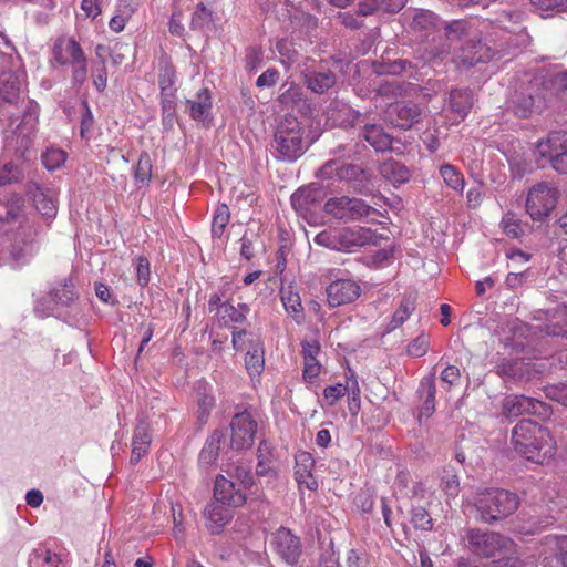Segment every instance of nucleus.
<instances>
[{"instance_id": "f257e3e1", "label": "nucleus", "mask_w": 567, "mask_h": 567, "mask_svg": "<svg viewBox=\"0 0 567 567\" xmlns=\"http://www.w3.org/2000/svg\"><path fill=\"white\" fill-rule=\"evenodd\" d=\"M405 23L413 35L422 42L423 60L427 63L442 61L451 51L466 68L477 63H486L506 47L526 48L530 37L522 25L524 13L515 9H504L497 13L495 29L509 34L496 41L492 35L482 43L480 33L470 22L454 20L444 23L430 10L406 11L403 14Z\"/></svg>"}, {"instance_id": "f03ea898", "label": "nucleus", "mask_w": 567, "mask_h": 567, "mask_svg": "<svg viewBox=\"0 0 567 567\" xmlns=\"http://www.w3.org/2000/svg\"><path fill=\"white\" fill-rule=\"evenodd\" d=\"M512 443L517 454L536 464L548 462L556 453L549 430L530 420H522L514 426Z\"/></svg>"}, {"instance_id": "7ed1b4c3", "label": "nucleus", "mask_w": 567, "mask_h": 567, "mask_svg": "<svg viewBox=\"0 0 567 567\" xmlns=\"http://www.w3.org/2000/svg\"><path fill=\"white\" fill-rule=\"evenodd\" d=\"M517 494L503 488H485L477 492L473 499L476 520L492 525L514 514L519 506Z\"/></svg>"}, {"instance_id": "20e7f679", "label": "nucleus", "mask_w": 567, "mask_h": 567, "mask_svg": "<svg viewBox=\"0 0 567 567\" xmlns=\"http://www.w3.org/2000/svg\"><path fill=\"white\" fill-rule=\"evenodd\" d=\"M382 239V235L369 227L346 226L320 231L315 243L331 250L354 252L365 246H378Z\"/></svg>"}, {"instance_id": "39448f33", "label": "nucleus", "mask_w": 567, "mask_h": 567, "mask_svg": "<svg viewBox=\"0 0 567 567\" xmlns=\"http://www.w3.org/2000/svg\"><path fill=\"white\" fill-rule=\"evenodd\" d=\"M272 148L277 158L285 162H295L307 150L303 141V130L296 117H285L278 125Z\"/></svg>"}, {"instance_id": "423d86ee", "label": "nucleus", "mask_w": 567, "mask_h": 567, "mask_svg": "<svg viewBox=\"0 0 567 567\" xmlns=\"http://www.w3.org/2000/svg\"><path fill=\"white\" fill-rule=\"evenodd\" d=\"M318 177L323 179L336 178L339 182L351 184L355 190H361L370 181V173L360 165L342 163L339 159L327 161L318 171Z\"/></svg>"}, {"instance_id": "0eeeda50", "label": "nucleus", "mask_w": 567, "mask_h": 567, "mask_svg": "<svg viewBox=\"0 0 567 567\" xmlns=\"http://www.w3.org/2000/svg\"><path fill=\"white\" fill-rule=\"evenodd\" d=\"M558 190L550 183L534 185L526 198V212L535 221H544L557 205Z\"/></svg>"}, {"instance_id": "6e6552de", "label": "nucleus", "mask_w": 567, "mask_h": 567, "mask_svg": "<svg viewBox=\"0 0 567 567\" xmlns=\"http://www.w3.org/2000/svg\"><path fill=\"white\" fill-rule=\"evenodd\" d=\"M324 212L336 219L355 221L374 213L375 209L362 198L339 196L329 198L323 206Z\"/></svg>"}, {"instance_id": "1a4fd4ad", "label": "nucleus", "mask_w": 567, "mask_h": 567, "mask_svg": "<svg viewBox=\"0 0 567 567\" xmlns=\"http://www.w3.org/2000/svg\"><path fill=\"white\" fill-rule=\"evenodd\" d=\"M0 95L3 103L0 105V122H8L11 127L20 117L17 103L20 99L22 75L18 73L4 74Z\"/></svg>"}, {"instance_id": "9d476101", "label": "nucleus", "mask_w": 567, "mask_h": 567, "mask_svg": "<svg viewBox=\"0 0 567 567\" xmlns=\"http://www.w3.org/2000/svg\"><path fill=\"white\" fill-rule=\"evenodd\" d=\"M551 413V408L547 403L523 394L508 395L503 401V414L506 417L530 414L540 419H548Z\"/></svg>"}, {"instance_id": "9b49d317", "label": "nucleus", "mask_w": 567, "mask_h": 567, "mask_svg": "<svg viewBox=\"0 0 567 567\" xmlns=\"http://www.w3.org/2000/svg\"><path fill=\"white\" fill-rule=\"evenodd\" d=\"M467 540L472 551L483 557H492L511 544V540L499 533L478 528L468 530Z\"/></svg>"}, {"instance_id": "f8f14e48", "label": "nucleus", "mask_w": 567, "mask_h": 567, "mask_svg": "<svg viewBox=\"0 0 567 567\" xmlns=\"http://www.w3.org/2000/svg\"><path fill=\"white\" fill-rule=\"evenodd\" d=\"M537 153L547 158L555 171L567 174V133H551L537 144Z\"/></svg>"}, {"instance_id": "ddd939ff", "label": "nucleus", "mask_w": 567, "mask_h": 567, "mask_svg": "<svg viewBox=\"0 0 567 567\" xmlns=\"http://www.w3.org/2000/svg\"><path fill=\"white\" fill-rule=\"evenodd\" d=\"M230 431L231 449L237 451L250 449L257 432V421L246 410L238 412L233 416Z\"/></svg>"}, {"instance_id": "4468645a", "label": "nucleus", "mask_w": 567, "mask_h": 567, "mask_svg": "<svg viewBox=\"0 0 567 567\" xmlns=\"http://www.w3.org/2000/svg\"><path fill=\"white\" fill-rule=\"evenodd\" d=\"M302 74L307 87L316 94L328 92L337 83L336 73L326 64L307 65Z\"/></svg>"}, {"instance_id": "2eb2a0df", "label": "nucleus", "mask_w": 567, "mask_h": 567, "mask_svg": "<svg viewBox=\"0 0 567 567\" xmlns=\"http://www.w3.org/2000/svg\"><path fill=\"white\" fill-rule=\"evenodd\" d=\"M272 546L288 565L293 566L298 563L301 554L300 540L288 528L280 527L274 534Z\"/></svg>"}, {"instance_id": "dca6fc26", "label": "nucleus", "mask_w": 567, "mask_h": 567, "mask_svg": "<svg viewBox=\"0 0 567 567\" xmlns=\"http://www.w3.org/2000/svg\"><path fill=\"white\" fill-rule=\"evenodd\" d=\"M361 292L352 279H336L327 287V300L331 308L353 302Z\"/></svg>"}, {"instance_id": "f3484780", "label": "nucleus", "mask_w": 567, "mask_h": 567, "mask_svg": "<svg viewBox=\"0 0 567 567\" xmlns=\"http://www.w3.org/2000/svg\"><path fill=\"white\" fill-rule=\"evenodd\" d=\"M386 116L392 125L409 130L421 120V109L412 102H395L389 106Z\"/></svg>"}, {"instance_id": "a211bd4d", "label": "nucleus", "mask_w": 567, "mask_h": 567, "mask_svg": "<svg viewBox=\"0 0 567 567\" xmlns=\"http://www.w3.org/2000/svg\"><path fill=\"white\" fill-rule=\"evenodd\" d=\"M52 55L60 65H72L85 58L80 43L71 37L58 38L52 48Z\"/></svg>"}, {"instance_id": "6ab92c4d", "label": "nucleus", "mask_w": 567, "mask_h": 567, "mask_svg": "<svg viewBox=\"0 0 567 567\" xmlns=\"http://www.w3.org/2000/svg\"><path fill=\"white\" fill-rule=\"evenodd\" d=\"M322 189L315 185L301 187L291 195V205L301 216L312 214L322 200Z\"/></svg>"}, {"instance_id": "aec40b11", "label": "nucleus", "mask_w": 567, "mask_h": 567, "mask_svg": "<svg viewBox=\"0 0 567 567\" xmlns=\"http://www.w3.org/2000/svg\"><path fill=\"white\" fill-rule=\"evenodd\" d=\"M214 498L228 506H241L246 502V495L233 480L218 475L215 480Z\"/></svg>"}, {"instance_id": "412c9836", "label": "nucleus", "mask_w": 567, "mask_h": 567, "mask_svg": "<svg viewBox=\"0 0 567 567\" xmlns=\"http://www.w3.org/2000/svg\"><path fill=\"white\" fill-rule=\"evenodd\" d=\"M545 105V96L539 92L538 85L533 84L526 93H520L514 101V112L517 116L526 118L534 112L540 111Z\"/></svg>"}, {"instance_id": "4be33fe9", "label": "nucleus", "mask_w": 567, "mask_h": 567, "mask_svg": "<svg viewBox=\"0 0 567 567\" xmlns=\"http://www.w3.org/2000/svg\"><path fill=\"white\" fill-rule=\"evenodd\" d=\"M295 461V478L299 488L305 487L309 491H316L318 488V482L312 475V468L315 466L312 455L309 452L301 451L296 455Z\"/></svg>"}, {"instance_id": "5701e85b", "label": "nucleus", "mask_w": 567, "mask_h": 567, "mask_svg": "<svg viewBox=\"0 0 567 567\" xmlns=\"http://www.w3.org/2000/svg\"><path fill=\"white\" fill-rule=\"evenodd\" d=\"M360 136L369 143L375 152L394 151L395 140L384 131L380 124H365L360 132Z\"/></svg>"}, {"instance_id": "b1692460", "label": "nucleus", "mask_w": 567, "mask_h": 567, "mask_svg": "<svg viewBox=\"0 0 567 567\" xmlns=\"http://www.w3.org/2000/svg\"><path fill=\"white\" fill-rule=\"evenodd\" d=\"M327 122L333 126L348 127L354 126L360 113L353 110L347 103L333 101L326 111Z\"/></svg>"}, {"instance_id": "393cba45", "label": "nucleus", "mask_w": 567, "mask_h": 567, "mask_svg": "<svg viewBox=\"0 0 567 567\" xmlns=\"http://www.w3.org/2000/svg\"><path fill=\"white\" fill-rule=\"evenodd\" d=\"M250 309L246 303H238L235 307L229 301H224L219 308L216 309V317L219 323L227 328L238 327L247 321V315Z\"/></svg>"}, {"instance_id": "a878e982", "label": "nucleus", "mask_w": 567, "mask_h": 567, "mask_svg": "<svg viewBox=\"0 0 567 567\" xmlns=\"http://www.w3.org/2000/svg\"><path fill=\"white\" fill-rule=\"evenodd\" d=\"M204 516L212 534H219L233 517L230 508L217 501L206 506Z\"/></svg>"}, {"instance_id": "bb28decb", "label": "nucleus", "mask_w": 567, "mask_h": 567, "mask_svg": "<svg viewBox=\"0 0 567 567\" xmlns=\"http://www.w3.org/2000/svg\"><path fill=\"white\" fill-rule=\"evenodd\" d=\"M151 442L150 425L145 421L140 420L132 437L131 464H137L148 453Z\"/></svg>"}, {"instance_id": "cd10ccee", "label": "nucleus", "mask_w": 567, "mask_h": 567, "mask_svg": "<svg viewBox=\"0 0 567 567\" xmlns=\"http://www.w3.org/2000/svg\"><path fill=\"white\" fill-rule=\"evenodd\" d=\"M474 103L472 91L467 89H455L450 93L449 104L455 115V121L464 120Z\"/></svg>"}, {"instance_id": "c85d7f7f", "label": "nucleus", "mask_w": 567, "mask_h": 567, "mask_svg": "<svg viewBox=\"0 0 567 567\" xmlns=\"http://www.w3.org/2000/svg\"><path fill=\"white\" fill-rule=\"evenodd\" d=\"M417 393L423 399V403L420 409V417L427 419L435 411L436 386L434 373H431L422 379Z\"/></svg>"}, {"instance_id": "c756f323", "label": "nucleus", "mask_w": 567, "mask_h": 567, "mask_svg": "<svg viewBox=\"0 0 567 567\" xmlns=\"http://www.w3.org/2000/svg\"><path fill=\"white\" fill-rule=\"evenodd\" d=\"M35 209L48 220L53 219L58 213L55 194L51 189L37 187L33 192Z\"/></svg>"}, {"instance_id": "7c9ffc66", "label": "nucleus", "mask_w": 567, "mask_h": 567, "mask_svg": "<svg viewBox=\"0 0 567 567\" xmlns=\"http://www.w3.org/2000/svg\"><path fill=\"white\" fill-rule=\"evenodd\" d=\"M29 567H68L61 555L45 546H39L32 550L28 560Z\"/></svg>"}, {"instance_id": "2f4dec72", "label": "nucleus", "mask_w": 567, "mask_h": 567, "mask_svg": "<svg viewBox=\"0 0 567 567\" xmlns=\"http://www.w3.org/2000/svg\"><path fill=\"white\" fill-rule=\"evenodd\" d=\"M223 439L224 433L220 430H215L207 437L198 456V463L202 467H210L216 463L219 456L220 444Z\"/></svg>"}, {"instance_id": "473e14b6", "label": "nucleus", "mask_w": 567, "mask_h": 567, "mask_svg": "<svg viewBox=\"0 0 567 567\" xmlns=\"http://www.w3.org/2000/svg\"><path fill=\"white\" fill-rule=\"evenodd\" d=\"M187 103L189 105V116L194 121L204 122L209 117L213 104L208 89L204 87L199 90L195 100H188Z\"/></svg>"}, {"instance_id": "72a5a7b5", "label": "nucleus", "mask_w": 567, "mask_h": 567, "mask_svg": "<svg viewBox=\"0 0 567 567\" xmlns=\"http://www.w3.org/2000/svg\"><path fill=\"white\" fill-rule=\"evenodd\" d=\"M379 172L383 178L392 183L394 186L404 184L411 178L409 168L404 164L394 159L383 162L379 167Z\"/></svg>"}, {"instance_id": "f704fd0d", "label": "nucleus", "mask_w": 567, "mask_h": 567, "mask_svg": "<svg viewBox=\"0 0 567 567\" xmlns=\"http://www.w3.org/2000/svg\"><path fill=\"white\" fill-rule=\"evenodd\" d=\"M281 301L287 313L291 316L298 324L302 323L305 316L299 293L292 289H284L281 290Z\"/></svg>"}, {"instance_id": "c9c22d12", "label": "nucleus", "mask_w": 567, "mask_h": 567, "mask_svg": "<svg viewBox=\"0 0 567 567\" xmlns=\"http://www.w3.org/2000/svg\"><path fill=\"white\" fill-rule=\"evenodd\" d=\"M245 365L250 377L260 375L264 371V349L259 342H251V346L246 353Z\"/></svg>"}, {"instance_id": "e433bc0d", "label": "nucleus", "mask_w": 567, "mask_h": 567, "mask_svg": "<svg viewBox=\"0 0 567 567\" xmlns=\"http://www.w3.org/2000/svg\"><path fill=\"white\" fill-rule=\"evenodd\" d=\"M175 80L176 74L174 66L166 61L161 62L158 74V85L161 89V95H169L171 93L176 92Z\"/></svg>"}, {"instance_id": "4c0bfd02", "label": "nucleus", "mask_w": 567, "mask_h": 567, "mask_svg": "<svg viewBox=\"0 0 567 567\" xmlns=\"http://www.w3.org/2000/svg\"><path fill=\"white\" fill-rule=\"evenodd\" d=\"M414 68L415 65H413L411 61L406 59H396L393 61H383L374 65V71L378 74L400 75Z\"/></svg>"}, {"instance_id": "58836bf2", "label": "nucleus", "mask_w": 567, "mask_h": 567, "mask_svg": "<svg viewBox=\"0 0 567 567\" xmlns=\"http://www.w3.org/2000/svg\"><path fill=\"white\" fill-rule=\"evenodd\" d=\"M230 219V210L226 204L216 206L212 220V235L214 238H220Z\"/></svg>"}, {"instance_id": "ea45409f", "label": "nucleus", "mask_w": 567, "mask_h": 567, "mask_svg": "<svg viewBox=\"0 0 567 567\" xmlns=\"http://www.w3.org/2000/svg\"><path fill=\"white\" fill-rule=\"evenodd\" d=\"M415 309L414 299L410 297H405L401 300L399 308L392 316V319L389 323V330H394L402 326L412 315Z\"/></svg>"}, {"instance_id": "a19ab883", "label": "nucleus", "mask_w": 567, "mask_h": 567, "mask_svg": "<svg viewBox=\"0 0 567 567\" xmlns=\"http://www.w3.org/2000/svg\"><path fill=\"white\" fill-rule=\"evenodd\" d=\"M440 175L446 186L455 190H463L464 177L463 174L453 165L444 164L440 167Z\"/></svg>"}, {"instance_id": "79ce46f5", "label": "nucleus", "mask_w": 567, "mask_h": 567, "mask_svg": "<svg viewBox=\"0 0 567 567\" xmlns=\"http://www.w3.org/2000/svg\"><path fill=\"white\" fill-rule=\"evenodd\" d=\"M54 305L69 306L75 298L74 287L66 281L59 284L50 291Z\"/></svg>"}, {"instance_id": "37998d69", "label": "nucleus", "mask_w": 567, "mask_h": 567, "mask_svg": "<svg viewBox=\"0 0 567 567\" xmlns=\"http://www.w3.org/2000/svg\"><path fill=\"white\" fill-rule=\"evenodd\" d=\"M152 177V161L147 153L141 154L134 168V178L136 183L147 185Z\"/></svg>"}, {"instance_id": "c03bdc74", "label": "nucleus", "mask_w": 567, "mask_h": 567, "mask_svg": "<svg viewBox=\"0 0 567 567\" xmlns=\"http://www.w3.org/2000/svg\"><path fill=\"white\" fill-rule=\"evenodd\" d=\"M212 11L203 2L198 3L192 14L190 28L203 30L212 22Z\"/></svg>"}, {"instance_id": "a18cd8bd", "label": "nucleus", "mask_w": 567, "mask_h": 567, "mask_svg": "<svg viewBox=\"0 0 567 567\" xmlns=\"http://www.w3.org/2000/svg\"><path fill=\"white\" fill-rule=\"evenodd\" d=\"M35 127V120L31 115H24L22 121L16 126L13 133L18 138H21V146L28 147V141L33 134Z\"/></svg>"}, {"instance_id": "49530a36", "label": "nucleus", "mask_w": 567, "mask_h": 567, "mask_svg": "<svg viewBox=\"0 0 567 567\" xmlns=\"http://www.w3.org/2000/svg\"><path fill=\"white\" fill-rule=\"evenodd\" d=\"M441 487L450 498H455L460 492V480L453 470H444V475L441 480Z\"/></svg>"}, {"instance_id": "de8ad7c7", "label": "nucleus", "mask_w": 567, "mask_h": 567, "mask_svg": "<svg viewBox=\"0 0 567 567\" xmlns=\"http://www.w3.org/2000/svg\"><path fill=\"white\" fill-rule=\"evenodd\" d=\"M540 14L567 10V0H529Z\"/></svg>"}, {"instance_id": "09e8293b", "label": "nucleus", "mask_w": 567, "mask_h": 567, "mask_svg": "<svg viewBox=\"0 0 567 567\" xmlns=\"http://www.w3.org/2000/svg\"><path fill=\"white\" fill-rule=\"evenodd\" d=\"M216 400L212 393H203L198 399L197 419L204 425L207 423L208 416L215 406Z\"/></svg>"}, {"instance_id": "8fccbe9b", "label": "nucleus", "mask_w": 567, "mask_h": 567, "mask_svg": "<svg viewBox=\"0 0 567 567\" xmlns=\"http://www.w3.org/2000/svg\"><path fill=\"white\" fill-rule=\"evenodd\" d=\"M545 546L563 559L567 555V535H548L545 538Z\"/></svg>"}, {"instance_id": "3c124183", "label": "nucleus", "mask_w": 567, "mask_h": 567, "mask_svg": "<svg viewBox=\"0 0 567 567\" xmlns=\"http://www.w3.org/2000/svg\"><path fill=\"white\" fill-rule=\"evenodd\" d=\"M430 347V336L422 333L408 344V353L413 358H421L426 354Z\"/></svg>"}, {"instance_id": "603ef678", "label": "nucleus", "mask_w": 567, "mask_h": 567, "mask_svg": "<svg viewBox=\"0 0 567 567\" xmlns=\"http://www.w3.org/2000/svg\"><path fill=\"white\" fill-rule=\"evenodd\" d=\"M66 159V155L62 150L51 148L42 155V163L49 169L53 171L60 167Z\"/></svg>"}, {"instance_id": "864d4df0", "label": "nucleus", "mask_w": 567, "mask_h": 567, "mask_svg": "<svg viewBox=\"0 0 567 567\" xmlns=\"http://www.w3.org/2000/svg\"><path fill=\"white\" fill-rule=\"evenodd\" d=\"M501 224H502L504 233L507 236H509L512 238H518L522 236V234H523L522 225H520L519 220L515 217L514 214L507 213L503 217Z\"/></svg>"}, {"instance_id": "5fc2aeb1", "label": "nucleus", "mask_w": 567, "mask_h": 567, "mask_svg": "<svg viewBox=\"0 0 567 567\" xmlns=\"http://www.w3.org/2000/svg\"><path fill=\"white\" fill-rule=\"evenodd\" d=\"M412 523L415 528L430 530L433 526L432 518L427 511L421 506L412 509Z\"/></svg>"}, {"instance_id": "6e6d98bb", "label": "nucleus", "mask_w": 567, "mask_h": 567, "mask_svg": "<svg viewBox=\"0 0 567 567\" xmlns=\"http://www.w3.org/2000/svg\"><path fill=\"white\" fill-rule=\"evenodd\" d=\"M544 391L546 398L567 406V383L549 384Z\"/></svg>"}, {"instance_id": "4d7b16f0", "label": "nucleus", "mask_w": 567, "mask_h": 567, "mask_svg": "<svg viewBox=\"0 0 567 567\" xmlns=\"http://www.w3.org/2000/svg\"><path fill=\"white\" fill-rule=\"evenodd\" d=\"M560 317L565 319V321H551L546 326V333L554 337H563L567 339V308L561 309Z\"/></svg>"}, {"instance_id": "13d9d810", "label": "nucleus", "mask_w": 567, "mask_h": 567, "mask_svg": "<svg viewBox=\"0 0 567 567\" xmlns=\"http://www.w3.org/2000/svg\"><path fill=\"white\" fill-rule=\"evenodd\" d=\"M135 267H136V277L137 282L141 287H145L150 282L151 278V271H150V261L144 256H138L135 259Z\"/></svg>"}, {"instance_id": "bf43d9fd", "label": "nucleus", "mask_w": 567, "mask_h": 567, "mask_svg": "<svg viewBox=\"0 0 567 567\" xmlns=\"http://www.w3.org/2000/svg\"><path fill=\"white\" fill-rule=\"evenodd\" d=\"M301 347L303 363H320L318 360V355L321 352V348L318 341H303L301 343Z\"/></svg>"}, {"instance_id": "052dcab7", "label": "nucleus", "mask_w": 567, "mask_h": 567, "mask_svg": "<svg viewBox=\"0 0 567 567\" xmlns=\"http://www.w3.org/2000/svg\"><path fill=\"white\" fill-rule=\"evenodd\" d=\"M72 66V76L71 82L75 87H80L87 79V61L86 58L80 60L71 65Z\"/></svg>"}, {"instance_id": "680f3d73", "label": "nucleus", "mask_w": 567, "mask_h": 567, "mask_svg": "<svg viewBox=\"0 0 567 567\" xmlns=\"http://www.w3.org/2000/svg\"><path fill=\"white\" fill-rule=\"evenodd\" d=\"M440 379L445 384V389L450 390L452 386H456L460 384V381H461L460 369L455 365H447L441 372Z\"/></svg>"}, {"instance_id": "e2e57ef3", "label": "nucleus", "mask_w": 567, "mask_h": 567, "mask_svg": "<svg viewBox=\"0 0 567 567\" xmlns=\"http://www.w3.org/2000/svg\"><path fill=\"white\" fill-rule=\"evenodd\" d=\"M21 177L20 168L13 163L0 167V186L17 182Z\"/></svg>"}, {"instance_id": "0e129e2a", "label": "nucleus", "mask_w": 567, "mask_h": 567, "mask_svg": "<svg viewBox=\"0 0 567 567\" xmlns=\"http://www.w3.org/2000/svg\"><path fill=\"white\" fill-rule=\"evenodd\" d=\"M394 247H386L374 251L371 256H369V265H373L374 267H383L393 258Z\"/></svg>"}, {"instance_id": "69168bd1", "label": "nucleus", "mask_w": 567, "mask_h": 567, "mask_svg": "<svg viewBox=\"0 0 567 567\" xmlns=\"http://www.w3.org/2000/svg\"><path fill=\"white\" fill-rule=\"evenodd\" d=\"M230 477L236 478L244 488H249L254 485V475L248 466H235Z\"/></svg>"}, {"instance_id": "338daca9", "label": "nucleus", "mask_w": 567, "mask_h": 567, "mask_svg": "<svg viewBox=\"0 0 567 567\" xmlns=\"http://www.w3.org/2000/svg\"><path fill=\"white\" fill-rule=\"evenodd\" d=\"M93 85L99 92L104 91L107 83V71L105 61H100L93 69Z\"/></svg>"}, {"instance_id": "774afa93", "label": "nucleus", "mask_w": 567, "mask_h": 567, "mask_svg": "<svg viewBox=\"0 0 567 567\" xmlns=\"http://www.w3.org/2000/svg\"><path fill=\"white\" fill-rule=\"evenodd\" d=\"M347 386L342 383L329 385L323 390V396L328 401L329 405H333L340 398L344 395Z\"/></svg>"}]
</instances>
